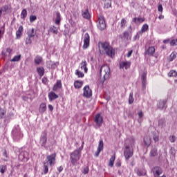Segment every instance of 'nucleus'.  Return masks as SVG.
I'll list each match as a JSON object with an SVG mask.
<instances>
[{"mask_svg": "<svg viewBox=\"0 0 177 177\" xmlns=\"http://www.w3.org/2000/svg\"><path fill=\"white\" fill-rule=\"evenodd\" d=\"M49 32H53V34L57 35V32H59V30H57V28H56V26H53L50 27Z\"/></svg>", "mask_w": 177, "mask_h": 177, "instance_id": "c756f323", "label": "nucleus"}, {"mask_svg": "<svg viewBox=\"0 0 177 177\" xmlns=\"http://www.w3.org/2000/svg\"><path fill=\"white\" fill-rule=\"evenodd\" d=\"M82 17L84 19H86L87 20H89L91 19V15L89 14V11L88 9L85 10L84 11H82Z\"/></svg>", "mask_w": 177, "mask_h": 177, "instance_id": "6ab92c4d", "label": "nucleus"}, {"mask_svg": "<svg viewBox=\"0 0 177 177\" xmlns=\"http://www.w3.org/2000/svg\"><path fill=\"white\" fill-rule=\"evenodd\" d=\"M163 44H170V45H177V39H167L163 41Z\"/></svg>", "mask_w": 177, "mask_h": 177, "instance_id": "2eb2a0df", "label": "nucleus"}, {"mask_svg": "<svg viewBox=\"0 0 177 177\" xmlns=\"http://www.w3.org/2000/svg\"><path fill=\"white\" fill-rule=\"evenodd\" d=\"M23 32V26H20L16 32V37L17 39L21 37Z\"/></svg>", "mask_w": 177, "mask_h": 177, "instance_id": "aec40b11", "label": "nucleus"}, {"mask_svg": "<svg viewBox=\"0 0 177 177\" xmlns=\"http://www.w3.org/2000/svg\"><path fill=\"white\" fill-rule=\"evenodd\" d=\"M35 20H37V16H35V15H30V23H32L33 21H35Z\"/></svg>", "mask_w": 177, "mask_h": 177, "instance_id": "8fccbe9b", "label": "nucleus"}, {"mask_svg": "<svg viewBox=\"0 0 177 177\" xmlns=\"http://www.w3.org/2000/svg\"><path fill=\"white\" fill-rule=\"evenodd\" d=\"M135 143V139L131 138L125 140V148L124 150V156L126 160H129L133 156V149L132 148Z\"/></svg>", "mask_w": 177, "mask_h": 177, "instance_id": "f257e3e1", "label": "nucleus"}, {"mask_svg": "<svg viewBox=\"0 0 177 177\" xmlns=\"http://www.w3.org/2000/svg\"><path fill=\"white\" fill-rule=\"evenodd\" d=\"M144 143L145 146H150V144L151 143V138L149 136H145L144 138Z\"/></svg>", "mask_w": 177, "mask_h": 177, "instance_id": "a878e982", "label": "nucleus"}, {"mask_svg": "<svg viewBox=\"0 0 177 177\" xmlns=\"http://www.w3.org/2000/svg\"><path fill=\"white\" fill-rule=\"evenodd\" d=\"M158 19H159V20H162V19H164V15H160L158 17Z\"/></svg>", "mask_w": 177, "mask_h": 177, "instance_id": "774afa93", "label": "nucleus"}, {"mask_svg": "<svg viewBox=\"0 0 177 177\" xmlns=\"http://www.w3.org/2000/svg\"><path fill=\"white\" fill-rule=\"evenodd\" d=\"M57 171H59V172H62V171H63V167L60 166L59 167H58Z\"/></svg>", "mask_w": 177, "mask_h": 177, "instance_id": "0e129e2a", "label": "nucleus"}, {"mask_svg": "<svg viewBox=\"0 0 177 177\" xmlns=\"http://www.w3.org/2000/svg\"><path fill=\"white\" fill-rule=\"evenodd\" d=\"M42 62V57L39 56H36L35 58V64H40V63Z\"/></svg>", "mask_w": 177, "mask_h": 177, "instance_id": "f704fd0d", "label": "nucleus"}, {"mask_svg": "<svg viewBox=\"0 0 177 177\" xmlns=\"http://www.w3.org/2000/svg\"><path fill=\"white\" fill-rule=\"evenodd\" d=\"M81 157V153L78 151H74L70 155L71 162L72 165H75L78 161H80V158Z\"/></svg>", "mask_w": 177, "mask_h": 177, "instance_id": "39448f33", "label": "nucleus"}, {"mask_svg": "<svg viewBox=\"0 0 177 177\" xmlns=\"http://www.w3.org/2000/svg\"><path fill=\"white\" fill-rule=\"evenodd\" d=\"M12 48H8L6 49V53H8V55H10V53H12Z\"/></svg>", "mask_w": 177, "mask_h": 177, "instance_id": "052dcab7", "label": "nucleus"}, {"mask_svg": "<svg viewBox=\"0 0 177 177\" xmlns=\"http://www.w3.org/2000/svg\"><path fill=\"white\" fill-rule=\"evenodd\" d=\"M130 34H132V26H130L127 30V31L124 32V38L126 39H129L131 38Z\"/></svg>", "mask_w": 177, "mask_h": 177, "instance_id": "f8f14e48", "label": "nucleus"}, {"mask_svg": "<svg viewBox=\"0 0 177 177\" xmlns=\"http://www.w3.org/2000/svg\"><path fill=\"white\" fill-rule=\"evenodd\" d=\"M158 10L160 13H162V10H164V8H162V4H159L158 7Z\"/></svg>", "mask_w": 177, "mask_h": 177, "instance_id": "864d4df0", "label": "nucleus"}, {"mask_svg": "<svg viewBox=\"0 0 177 177\" xmlns=\"http://www.w3.org/2000/svg\"><path fill=\"white\" fill-rule=\"evenodd\" d=\"M100 53H106L108 56L113 57L114 56V49L110 45H100L98 46Z\"/></svg>", "mask_w": 177, "mask_h": 177, "instance_id": "20e7f679", "label": "nucleus"}, {"mask_svg": "<svg viewBox=\"0 0 177 177\" xmlns=\"http://www.w3.org/2000/svg\"><path fill=\"white\" fill-rule=\"evenodd\" d=\"M48 66H49L50 68H55V67H56L57 66V64H58L57 62L53 63V62H52L50 61L48 62Z\"/></svg>", "mask_w": 177, "mask_h": 177, "instance_id": "ea45409f", "label": "nucleus"}, {"mask_svg": "<svg viewBox=\"0 0 177 177\" xmlns=\"http://www.w3.org/2000/svg\"><path fill=\"white\" fill-rule=\"evenodd\" d=\"M21 57V55H15L12 59L11 62H19L20 59Z\"/></svg>", "mask_w": 177, "mask_h": 177, "instance_id": "a19ab883", "label": "nucleus"}, {"mask_svg": "<svg viewBox=\"0 0 177 177\" xmlns=\"http://www.w3.org/2000/svg\"><path fill=\"white\" fill-rule=\"evenodd\" d=\"M139 118H142L143 117V113L142 111L138 113Z\"/></svg>", "mask_w": 177, "mask_h": 177, "instance_id": "680f3d73", "label": "nucleus"}, {"mask_svg": "<svg viewBox=\"0 0 177 177\" xmlns=\"http://www.w3.org/2000/svg\"><path fill=\"white\" fill-rule=\"evenodd\" d=\"M137 175L138 176H143V175H146V173L145 171H141L140 169L137 170Z\"/></svg>", "mask_w": 177, "mask_h": 177, "instance_id": "09e8293b", "label": "nucleus"}, {"mask_svg": "<svg viewBox=\"0 0 177 177\" xmlns=\"http://www.w3.org/2000/svg\"><path fill=\"white\" fill-rule=\"evenodd\" d=\"M60 88H62V81L57 80L56 84L53 86V91L56 92V91H57V89H60Z\"/></svg>", "mask_w": 177, "mask_h": 177, "instance_id": "f3484780", "label": "nucleus"}, {"mask_svg": "<svg viewBox=\"0 0 177 177\" xmlns=\"http://www.w3.org/2000/svg\"><path fill=\"white\" fill-rule=\"evenodd\" d=\"M94 122L96 124L97 127H102L103 124V117L100 113H97L94 118Z\"/></svg>", "mask_w": 177, "mask_h": 177, "instance_id": "6e6552de", "label": "nucleus"}, {"mask_svg": "<svg viewBox=\"0 0 177 177\" xmlns=\"http://www.w3.org/2000/svg\"><path fill=\"white\" fill-rule=\"evenodd\" d=\"M133 23H135V24H140V23H143L145 21V18L142 17H135L132 19Z\"/></svg>", "mask_w": 177, "mask_h": 177, "instance_id": "a211bd4d", "label": "nucleus"}, {"mask_svg": "<svg viewBox=\"0 0 177 177\" xmlns=\"http://www.w3.org/2000/svg\"><path fill=\"white\" fill-rule=\"evenodd\" d=\"M76 75H77V77L79 78H82V77H84V73L77 70L76 71Z\"/></svg>", "mask_w": 177, "mask_h": 177, "instance_id": "c03bdc74", "label": "nucleus"}, {"mask_svg": "<svg viewBox=\"0 0 177 177\" xmlns=\"http://www.w3.org/2000/svg\"><path fill=\"white\" fill-rule=\"evenodd\" d=\"M86 61H84L81 63L82 70H84V73H88V68H86Z\"/></svg>", "mask_w": 177, "mask_h": 177, "instance_id": "7c9ffc66", "label": "nucleus"}, {"mask_svg": "<svg viewBox=\"0 0 177 177\" xmlns=\"http://www.w3.org/2000/svg\"><path fill=\"white\" fill-rule=\"evenodd\" d=\"M88 172H89V168L88 167H85L84 169L83 174H84V175H86V174H88Z\"/></svg>", "mask_w": 177, "mask_h": 177, "instance_id": "13d9d810", "label": "nucleus"}, {"mask_svg": "<svg viewBox=\"0 0 177 177\" xmlns=\"http://www.w3.org/2000/svg\"><path fill=\"white\" fill-rule=\"evenodd\" d=\"M116 167H121V162L118 161L115 164Z\"/></svg>", "mask_w": 177, "mask_h": 177, "instance_id": "338daca9", "label": "nucleus"}, {"mask_svg": "<svg viewBox=\"0 0 177 177\" xmlns=\"http://www.w3.org/2000/svg\"><path fill=\"white\" fill-rule=\"evenodd\" d=\"M61 20H62V18L60 17V12H56L55 24H57V26H59V24H60Z\"/></svg>", "mask_w": 177, "mask_h": 177, "instance_id": "cd10ccee", "label": "nucleus"}, {"mask_svg": "<svg viewBox=\"0 0 177 177\" xmlns=\"http://www.w3.org/2000/svg\"><path fill=\"white\" fill-rule=\"evenodd\" d=\"M169 77H176L177 72L176 71L171 70L168 73Z\"/></svg>", "mask_w": 177, "mask_h": 177, "instance_id": "e433bc0d", "label": "nucleus"}, {"mask_svg": "<svg viewBox=\"0 0 177 177\" xmlns=\"http://www.w3.org/2000/svg\"><path fill=\"white\" fill-rule=\"evenodd\" d=\"M89 41H90L89 34L88 33L84 34V45H89Z\"/></svg>", "mask_w": 177, "mask_h": 177, "instance_id": "b1692460", "label": "nucleus"}, {"mask_svg": "<svg viewBox=\"0 0 177 177\" xmlns=\"http://www.w3.org/2000/svg\"><path fill=\"white\" fill-rule=\"evenodd\" d=\"M31 38H32V37H30L28 36V37H26V44L27 45H30V44H31Z\"/></svg>", "mask_w": 177, "mask_h": 177, "instance_id": "603ef678", "label": "nucleus"}, {"mask_svg": "<svg viewBox=\"0 0 177 177\" xmlns=\"http://www.w3.org/2000/svg\"><path fill=\"white\" fill-rule=\"evenodd\" d=\"M98 45H110V43L109 41H104V42L99 41Z\"/></svg>", "mask_w": 177, "mask_h": 177, "instance_id": "4d7b16f0", "label": "nucleus"}, {"mask_svg": "<svg viewBox=\"0 0 177 177\" xmlns=\"http://www.w3.org/2000/svg\"><path fill=\"white\" fill-rule=\"evenodd\" d=\"M75 88L80 89L82 86V81H75L74 83Z\"/></svg>", "mask_w": 177, "mask_h": 177, "instance_id": "2f4dec72", "label": "nucleus"}, {"mask_svg": "<svg viewBox=\"0 0 177 177\" xmlns=\"http://www.w3.org/2000/svg\"><path fill=\"white\" fill-rule=\"evenodd\" d=\"M104 3V6L106 8L111 7V0H102Z\"/></svg>", "mask_w": 177, "mask_h": 177, "instance_id": "72a5a7b5", "label": "nucleus"}, {"mask_svg": "<svg viewBox=\"0 0 177 177\" xmlns=\"http://www.w3.org/2000/svg\"><path fill=\"white\" fill-rule=\"evenodd\" d=\"M6 170V165L0 166V172H1V174H5Z\"/></svg>", "mask_w": 177, "mask_h": 177, "instance_id": "49530a36", "label": "nucleus"}, {"mask_svg": "<svg viewBox=\"0 0 177 177\" xmlns=\"http://www.w3.org/2000/svg\"><path fill=\"white\" fill-rule=\"evenodd\" d=\"M147 30H149V25L145 24L142 26L141 30L139 31V34H143L144 32H146Z\"/></svg>", "mask_w": 177, "mask_h": 177, "instance_id": "5701e85b", "label": "nucleus"}, {"mask_svg": "<svg viewBox=\"0 0 177 177\" xmlns=\"http://www.w3.org/2000/svg\"><path fill=\"white\" fill-rule=\"evenodd\" d=\"M47 135L48 132L46 131H43L41 135L39 143L42 147H46V146Z\"/></svg>", "mask_w": 177, "mask_h": 177, "instance_id": "0eeeda50", "label": "nucleus"}, {"mask_svg": "<svg viewBox=\"0 0 177 177\" xmlns=\"http://www.w3.org/2000/svg\"><path fill=\"white\" fill-rule=\"evenodd\" d=\"M6 114V111L5 109L0 108V118H3Z\"/></svg>", "mask_w": 177, "mask_h": 177, "instance_id": "4c0bfd02", "label": "nucleus"}, {"mask_svg": "<svg viewBox=\"0 0 177 177\" xmlns=\"http://www.w3.org/2000/svg\"><path fill=\"white\" fill-rule=\"evenodd\" d=\"M110 78V67L107 65H103L100 68V80L102 84L106 80Z\"/></svg>", "mask_w": 177, "mask_h": 177, "instance_id": "f03ea898", "label": "nucleus"}, {"mask_svg": "<svg viewBox=\"0 0 177 177\" xmlns=\"http://www.w3.org/2000/svg\"><path fill=\"white\" fill-rule=\"evenodd\" d=\"M157 107L160 110H162V109H167V99L160 100L158 102Z\"/></svg>", "mask_w": 177, "mask_h": 177, "instance_id": "9d476101", "label": "nucleus"}, {"mask_svg": "<svg viewBox=\"0 0 177 177\" xmlns=\"http://www.w3.org/2000/svg\"><path fill=\"white\" fill-rule=\"evenodd\" d=\"M156 175H161L162 174V169H160L159 167H156Z\"/></svg>", "mask_w": 177, "mask_h": 177, "instance_id": "37998d69", "label": "nucleus"}, {"mask_svg": "<svg viewBox=\"0 0 177 177\" xmlns=\"http://www.w3.org/2000/svg\"><path fill=\"white\" fill-rule=\"evenodd\" d=\"M103 140H100L98 144L97 149L95 152V157H99V154H100V151L103 150Z\"/></svg>", "mask_w": 177, "mask_h": 177, "instance_id": "9b49d317", "label": "nucleus"}, {"mask_svg": "<svg viewBox=\"0 0 177 177\" xmlns=\"http://www.w3.org/2000/svg\"><path fill=\"white\" fill-rule=\"evenodd\" d=\"M114 161H115V154H113L110 160H109V167H113L114 165Z\"/></svg>", "mask_w": 177, "mask_h": 177, "instance_id": "c85d7f7f", "label": "nucleus"}, {"mask_svg": "<svg viewBox=\"0 0 177 177\" xmlns=\"http://www.w3.org/2000/svg\"><path fill=\"white\" fill-rule=\"evenodd\" d=\"M126 24H127V20H125V19H122L120 22L121 28H125Z\"/></svg>", "mask_w": 177, "mask_h": 177, "instance_id": "79ce46f5", "label": "nucleus"}, {"mask_svg": "<svg viewBox=\"0 0 177 177\" xmlns=\"http://www.w3.org/2000/svg\"><path fill=\"white\" fill-rule=\"evenodd\" d=\"M165 118H161L158 120V127L160 128H164L165 127Z\"/></svg>", "mask_w": 177, "mask_h": 177, "instance_id": "bb28decb", "label": "nucleus"}, {"mask_svg": "<svg viewBox=\"0 0 177 177\" xmlns=\"http://www.w3.org/2000/svg\"><path fill=\"white\" fill-rule=\"evenodd\" d=\"M0 9L1 10V11L3 12H7L8 10L9 9V6L8 5H5L3 7L0 8Z\"/></svg>", "mask_w": 177, "mask_h": 177, "instance_id": "de8ad7c7", "label": "nucleus"}, {"mask_svg": "<svg viewBox=\"0 0 177 177\" xmlns=\"http://www.w3.org/2000/svg\"><path fill=\"white\" fill-rule=\"evenodd\" d=\"M132 52L133 50H131L130 51L128 52L127 53V57H131V55H132Z\"/></svg>", "mask_w": 177, "mask_h": 177, "instance_id": "e2e57ef3", "label": "nucleus"}, {"mask_svg": "<svg viewBox=\"0 0 177 177\" xmlns=\"http://www.w3.org/2000/svg\"><path fill=\"white\" fill-rule=\"evenodd\" d=\"M37 73H38V74H39V75L40 77H42V75H44V73H45V71H44V69L43 67H41V68H37Z\"/></svg>", "mask_w": 177, "mask_h": 177, "instance_id": "473e14b6", "label": "nucleus"}, {"mask_svg": "<svg viewBox=\"0 0 177 177\" xmlns=\"http://www.w3.org/2000/svg\"><path fill=\"white\" fill-rule=\"evenodd\" d=\"M59 97V95H57L55 92L52 91L48 93V99L50 100V102L53 100H56Z\"/></svg>", "mask_w": 177, "mask_h": 177, "instance_id": "4468645a", "label": "nucleus"}, {"mask_svg": "<svg viewBox=\"0 0 177 177\" xmlns=\"http://www.w3.org/2000/svg\"><path fill=\"white\" fill-rule=\"evenodd\" d=\"M48 109H49L50 111H52L53 110V106L51 104H49Z\"/></svg>", "mask_w": 177, "mask_h": 177, "instance_id": "69168bd1", "label": "nucleus"}, {"mask_svg": "<svg viewBox=\"0 0 177 177\" xmlns=\"http://www.w3.org/2000/svg\"><path fill=\"white\" fill-rule=\"evenodd\" d=\"M129 104H132V103H133V93H130L129 94Z\"/></svg>", "mask_w": 177, "mask_h": 177, "instance_id": "58836bf2", "label": "nucleus"}, {"mask_svg": "<svg viewBox=\"0 0 177 177\" xmlns=\"http://www.w3.org/2000/svg\"><path fill=\"white\" fill-rule=\"evenodd\" d=\"M28 37H30V38H33V37H35V34H37V32L34 30V28L29 29L28 32Z\"/></svg>", "mask_w": 177, "mask_h": 177, "instance_id": "4be33fe9", "label": "nucleus"}, {"mask_svg": "<svg viewBox=\"0 0 177 177\" xmlns=\"http://www.w3.org/2000/svg\"><path fill=\"white\" fill-rule=\"evenodd\" d=\"M150 156L151 157L156 156V149H151V153H150Z\"/></svg>", "mask_w": 177, "mask_h": 177, "instance_id": "6e6d98bb", "label": "nucleus"}, {"mask_svg": "<svg viewBox=\"0 0 177 177\" xmlns=\"http://www.w3.org/2000/svg\"><path fill=\"white\" fill-rule=\"evenodd\" d=\"M176 57V54H175V53H172L169 57V62H172V60H174V59H175Z\"/></svg>", "mask_w": 177, "mask_h": 177, "instance_id": "a18cd8bd", "label": "nucleus"}, {"mask_svg": "<svg viewBox=\"0 0 177 177\" xmlns=\"http://www.w3.org/2000/svg\"><path fill=\"white\" fill-rule=\"evenodd\" d=\"M97 27L100 31H103V30L106 29V21H104V17L101 15L98 16Z\"/></svg>", "mask_w": 177, "mask_h": 177, "instance_id": "423d86ee", "label": "nucleus"}, {"mask_svg": "<svg viewBox=\"0 0 177 177\" xmlns=\"http://www.w3.org/2000/svg\"><path fill=\"white\" fill-rule=\"evenodd\" d=\"M154 52H156V48H154V46H151L147 50L145 53L146 55H151V56H153Z\"/></svg>", "mask_w": 177, "mask_h": 177, "instance_id": "412c9836", "label": "nucleus"}, {"mask_svg": "<svg viewBox=\"0 0 177 177\" xmlns=\"http://www.w3.org/2000/svg\"><path fill=\"white\" fill-rule=\"evenodd\" d=\"M140 35H142V33L137 32V34L134 37V41H138L139 39Z\"/></svg>", "mask_w": 177, "mask_h": 177, "instance_id": "5fc2aeb1", "label": "nucleus"}, {"mask_svg": "<svg viewBox=\"0 0 177 177\" xmlns=\"http://www.w3.org/2000/svg\"><path fill=\"white\" fill-rule=\"evenodd\" d=\"M27 17V10L24 9L21 13V19H26Z\"/></svg>", "mask_w": 177, "mask_h": 177, "instance_id": "c9c22d12", "label": "nucleus"}, {"mask_svg": "<svg viewBox=\"0 0 177 177\" xmlns=\"http://www.w3.org/2000/svg\"><path fill=\"white\" fill-rule=\"evenodd\" d=\"M39 113H45V111H46V104H41L39 108Z\"/></svg>", "mask_w": 177, "mask_h": 177, "instance_id": "393cba45", "label": "nucleus"}, {"mask_svg": "<svg viewBox=\"0 0 177 177\" xmlns=\"http://www.w3.org/2000/svg\"><path fill=\"white\" fill-rule=\"evenodd\" d=\"M47 162H44V172L45 174H48V171L49 169L48 167V165H55V162L56 161V153H53L46 157Z\"/></svg>", "mask_w": 177, "mask_h": 177, "instance_id": "7ed1b4c3", "label": "nucleus"}, {"mask_svg": "<svg viewBox=\"0 0 177 177\" xmlns=\"http://www.w3.org/2000/svg\"><path fill=\"white\" fill-rule=\"evenodd\" d=\"M147 75V73L143 72L141 75V81L142 84V88L145 89V86H146V77Z\"/></svg>", "mask_w": 177, "mask_h": 177, "instance_id": "dca6fc26", "label": "nucleus"}, {"mask_svg": "<svg viewBox=\"0 0 177 177\" xmlns=\"http://www.w3.org/2000/svg\"><path fill=\"white\" fill-rule=\"evenodd\" d=\"M83 96L84 97H91L92 96V90L89 88V86H85L83 88Z\"/></svg>", "mask_w": 177, "mask_h": 177, "instance_id": "1a4fd4ad", "label": "nucleus"}, {"mask_svg": "<svg viewBox=\"0 0 177 177\" xmlns=\"http://www.w3.org/2000/svg\"><path fill=\"white\" fill-rule=\"evenodd\" d=\"M120 67L122 68H125L126 70H128V68L131 67V62L128 61L122 62L120 63Z\"/></svg>", "mask_w": 177, "mask_h": 177, "instance_id": "ddd939ff", "label": "nucleus"}, {"mask_svg": "<svg viewBox=\"0 0 177 177\" xmlns=\"http://www.w3.org/2000/svg\"><path fill=\"white\" fill-rule=\"evenodd\" d=\"M84 149V146L82 145L78 149L75 150V151H78L80 154H81V151H82V149Z\"/></svg>", "mask_w": 177, "mask_h": 177, "instance_id": "bf43d9fd", "label": "nucleus"}, {"mask_svg": "<svg viewBox=\"0 0 177 177\" xmlns=\"http://www.w3.org/2000/svg\"><path fill=\"white\" fill-rule=\"evenodd\" d=\"M169 139L171 143H174L176 140V137L175 136H170Z\"/></svg>", "mask_w": 177, "mask_h": 177, "instance_id": "3c124183", "label": "nucleus"}]
</instances>
